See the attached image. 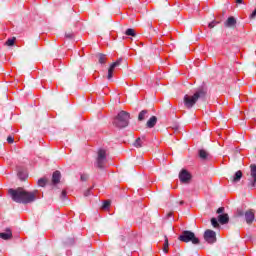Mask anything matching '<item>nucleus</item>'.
<instances>
[{"label":"nucleus","instance_id":"obj_1","mask_svg":"<svg viewBox=\"0 0 256 256\" xmlns=\"http://www.w3.org/2000/svg\"><path fill=\"white\" fill-rule=\"evenodd\" d=\"M8 193L15 203H22L23 205H27L29 203H33L37 200V193L39 191L34 190L33 192H29L24 188H17V189H9Z\"/></svg>","mask_w":256,"mask_h":256},{"label":"nucleus","instance_id":"obj_2","mask_svg":"<svg viewBox=\"0 0 256 256\" xmlns=\"http://www.w3.org/2000/svg\"><path fill=\"white\" fill-rule=\"evenodd\" d=\"M206 95H207V89H205L204 87L198 88L194 93V95L192 96L186 94L184 96V105L186 109H193L197 101H199V99H205Z\"/></svg>","mask_w":256,"mask_h":256},{"label":"nucleus","instance_id":"obj_3","mask_svg":"<svg viewBox=\"0 0 256 256\" xmlns=\"http://www.w3.org/2000/svg\"><path fill=\"white\" fill-rule=\"evenodd\" d=\"M129 119H131L129 112L120 111L114 118L113 125L117 127V129H125V127L129 126Z\"/></svg>","mask_w":256,"mask_h":256},{"label":"nucleus","instance_id":"obj_4","mask_svg":"<svg viewBox=\"0 0 256 256\" xmlns=\"http://www.w3.org/2000/svg\"><path fill=\"white\" fill-rule=\"evenodd\" d=\"M178 240L182 241L183 243H192V245H199V243H201L199 238L195 236V233L189 230H184L178 237Z\"/></svg>","mask_w":256,"mask_h":256},{"label":"nucleus","instance_id":"obj_5","mask_svg":"<svg viewBox=\"0 0 256 256\" xmlns=\"http://www.w3.org/2000/svg\"><path fill=\"white\" fill-rule=\"evenodd\" d=\"M105 163H107V151L105 149H99L96 158L98 169H105Z\"/></svg>","mask_w":256,"mask_h":256},{"label":"nucleus","instance_id":"obj_6","mask_svg":"<svg viewBox=\"0 0 256 256\" xmlns=\"http://www.w3.org/2000/svg\"><path fill=\"white\" fill-rule=\"evenodd\" d=\"M248 187L250 189H255L256 187V165H250V177L248 178Z\"/></svg>","mask_w":256,"mask_h":256},{"label":"nucleus","instance_id":"obj_7","mask_svg":"<svg viewBox=\"0 0 256 256\" xmlns=\"http://www.w3.org/2000/svg\"><path fill=\"white\" fill-rule=\"evenodd\" d=\"M204 240L209 245H213V243H217V233L211 229H208L204 232Z\"/></svg>","mask_w":256,"mask_h":256},{"label":"nucleus","instance_id":"obj_8","mask_svg":"<svg viewBox=\"0 0 256 256\" xmlns=\"http://www.w3.org/2000/svg\"><path fill=\"white\" fill-rule=\"evenodd\" d=\"M179 179L181 183H187L188 181H191V174L187 170H182L179 173Z\"/></svg>","mask_w":256,"mask_h":256},{"label":"nucleus","instance_id":"obj_9","mask_svg":"<svg viewBox=\"0 0 256 256\" xmlns=\"http://www.w3.org/2000/svg\"><path fill=\"white\" fill-rule=\"evenodd\" d=\"M245 220L248 225H251L255 221V212L253 210L246 211Z\"/></svg>","mask_w":256,"mask_h":256},{"label":"nucleus","instance_id":"obj_10","mask_svg":"<svg viewBox=\"0 0 256 256\" xmlns=\"http://www.w3.org/2000/svg\"><path fill=\"white\" fill-rule=\"evenodd\" d=\"M13 232L11 231V228H6V232L0 233V239H3L4 241H9V239H12Z\"/></svg>","mask_w":256,"mask_h":256},{"label":"nucleus","instance_id":"obj_11","mask_svg":"<svg viewBox=\"0 0 256 256\" xmlns=\"http://www.w3.org/2000/svg\"><path fill=\"white\" fill-rule=\"evenodd\" d=\"M61 182V172L56 170L52 174V185H58Z\"/></svg>","mask_w":256,"mask_h":256},{"label":"nucleus","instance_id":"obj_12","mask_svg":"<svg viewBox=\"0 0 256 256\" xmlns=\"http://www.w3.org/2000/svg\"><path fill=\"white\" fill-rule=\"evenodd\" d=\"M243 179V172L241 170H238L232 177H231V183H239Z\"/></svg>","mask_w":256,"mask_h":256},{"label":"nucleus","instance_id":"obj_13","mask_svg":"<svg viewBox=\"0 0 256 256\" xmlns=\"http://www.w3.org/2000/svg\"><path fill=\"white\" fill-rule=\"evenodd\" d=\"M198 157H200L202 161H207L209 157H211V154H209L205 149H200L198 151Z\"/></svg>","mask_w":256,"mask_h":256},{"label":"nucleus","instance_id":"obj_14","mask_svg":"<svg viewBox=\"0 0 256 256\" xmlns=\"http://www.w3.org/2000/svg\"><path fill=\"white\" fill-rule=\"evenodd\" d=\"M218 221L221 225H227V223H229V214H220Z\"/></svg>","mask_w":256,"mask_h":256},{"label":"nucleus","instance_id":"obj_15","mask_svg":"<svg viewBox=\"0 0 256 256\" xmlns=\"http://www.w3.org/2000/svg\"><path fill=\"white\" fill-rule=\"evenodd\" d=\"M225 27H235V25H237V20L235 19V17L230 16L226 22L224 23Z\"/></svg>","mask_w":256,"mask_h":256},{"label":"nucleus","instance_id":"obj_16","mask_svg":"<svg viewBox=\"0 0 256 256\" xmlns=\"http://www.w3.org/2000/svg\"><path fill=\"white\" fill-rule=\"evenodd\" d=\"M155 125H157V118H156V116H152L147 121L146 127H148V129H153V127H155Z\"/></svg>","mask_w":256,"mask_h":256},{"label":"nucleus","instance_id":"obj_17","mask_svg":"<svg viewBox=\"0 0 256 256\" xmlns=\"http://www.w3.org/2000/svg\"><path fill=\"white\" fill-rule=\"evenodd\" d=\"M97 58L100 65H105L107 63V55L99 53L97 54Z\"/></svg>","mask_w":256,"mask_h":256},{"label":"nucleus","instance_id":"obj_18","mask_svg":"<svg viewBox=\"0 0 256 256\" xmlns=\"http://www.w3.org/2000/svg\"><path fill=\"white\" fill-rule=\"evenodd\" d=\"M146 117H149V111L142 110L138 115V121H145Z\"/></svg>","mask_w":256,"mask_h":256},{"label":"nucleus","instance_id":"obj_19","mask_svg":"<svg viewBox=\"0 0 256 256\" xmlns=\"http://www.w3.org/2000/svg\"><path fill=\"white\" fill-rule=\"evenodd\" d=\"M163 252L164 253H169V238H167V236H165Z\"/></svg>","mask_w":256,"mask_h":256},{"label":"nucleus","instance_id":"obj_20","mask_svg":"<svg viewBox=\"0 0 256 256\" xmlns=\"http://www.w3.org/2000/svg\"><path fill=\"white\" fill-rule=\"evenodd\" d=\"M134 147L137 149L143 147V140L141 138H137L135 142L133 143Z\"/></svg>","mask_w":256,"mask_h":256},{"label":"nucleus","instance_id":"obj_21","mask_svg":"<svg viewBox=\"0 0 256 256\" xmlns=\"http://www.w3.org/2000/svg\"><path fill=\"white\" fill-rule=\"evenodd\" d=\"M113 71H115V67L111 64L108 69L107 79H113Z\"/></svg>","mask_w":256,"mask_h":256},{"label":"nucleus","instance_id":"obj_22","mask_svg":"<svg viewBox=\"0 0 256 256\" xmlns=\"http://www.w3.org/2000/svg\"><path fill=\"white\" fill-rule=\"evenodd\" d=\"M125 35L130 36V37H135L137 34L135 33V29L128 28L125 32Z\"/></svg>","mask_w":256,"mask_h":256},{"label":"nucleus","instance_id":"obj_23","mask_svg":"<svg viewBox=\"0 0 256 256\" xmlns=\"http://www.w3.org/2000/svg\"><path fill=\"white\" fill-rule=\"evenodd\" d=\"M15 41H16V38L13 37V38H9L6 42H5V45L7 47H13V45H15Z\"/></svg>","mask_w":256,"mask_h":256},{"label":"nucleus","instance_id":"obj_24","mask_svg":"<svg viewBox=\"0 0 256 256\" xmlns=\"http://www.w3.org/2000/svg\"><path fill=\"white\" fill-rule=\"evenodd\" d=\"M49 180L47 179V178H40L39 180H38V186L39 187H45V185H47V182H48Z\"/></svg>","mask_w":256,"mask_h":256},{"label":"nucleus","instance_id":"obj_25","mask_svg":"<svg viewBox=\"0 0 256 256\" xmlns=\"http://www.w3.org/2000/svg\"><path fill=\"white\" fill-rule=\"evenodd\" d=\"M18 177L20 179V181H25V179H27V175L25 174V172H18Z\"/></svg>","mask_w":256,"mask_h":256},{"label":"nucleus","instance_id":"obj_26","mask_svg":"<svg viewBox=\"0 0 256 256\" xmlns=\"http://www.w3.org/2000/svg\"><path fill=\"white\" fill-rule=\"evenodd\" d=\"M109 207H111V201L109 200L104 201L102 205V209H109Z\"/></svg>","mask_w":256,"mask_h":256},{"label":"nucleus","instance_id":"obj_27","mask_svg":"<svg viewBox=\"0 0 256 256\" xmlns=\"http://www.w3.org/2000/svg\"><path fill=\"white\" fill-rule=\"evenodd\" d=\"M211 224L213 227H215L217 229V227H219V222L217 221V218H212L211 219Z\"/></svg>","mask_w":256,"mask_h":256},{"label":"nucleus","instance_id":"obj_28","mask_svg":"<svg viewBox=\"0 0 256 256\" xmlns=\"http://www.w3.org/2000/svg\"><path fill=\"white\" fill-rule=\"evenodd\" d=\"M122 62H123V59L119 58L116 62L112 63L111 65H113L114 67H119V65H121Z\"/></svg>","mask_w":256,"mask_h":256},{"label":"nucleus","instance_id":"obj_29","mask_svg":"<svg viewBox=\"0 0 256 256\" xmlns=\"http://www.w3.org/2000/svg\"><path fill=\"white\" fill-rule=\"evenodd\" d=\"M65 37H66V39H73V37H75V35L73 34V32H68V33H65Z\"/></svg>","mask_w":256,"mask_h":256},{"label":"nucleus","instance_id":"obj_30","mask_svg":"<svg viewBox=\"0 0 256 256\" xmlns=\"http://www.w3.org/2000/svg\"><path fill=\"white\" fill-rule=\"evenodd\" d=\"M60 198L62 199V201H64V199H67V191L66 190L62 191Z\"/></svg>","mask_w":256,"mask_h":256},{"label":"nucleus","instance_id":"obj_31","mask_svg":"<svg viewBox=\"0 0 256 256\" xmlns=\"http://www.w3.org/2000/svg\"><path fill=\"white\" fill-rule=\"evenodd\" d=\"M87 179H89V175L87 174H82L80 177V181H87Z\"/></svg>","mask_w":256,"mask_h":256},{"label":"nucleus","instance_id":"obj_32","mask_svg":"<svg viewBox=\"0 0 256 256\" xmlns=\"http://www.w3.org/2000/svg\"><path fill=\"white\" fill-rule=\"evenodd\" d=\"M7 142L10 143V144L14 143L15 142V138H13V136H8L7 137Z\"/></svg>","mask_w":256,"mask_h":256},{"label":"nucleus","instance_id":"obj_33","mask_svg":"<svg viewBox=\"0 0 256 256\" xmlns=\"http://www.w3.org/2000/svg\"><path fill=\"white\" fill-rule=\"evenodd\" d=\"M93 188H90V189H88V190H86L85 192H84V197H89L90 195H91V190H92Z\"/></svg>","mask_w":256,"mask_h":256},{"label":"nucleus","instance_id":"obj_34","mask_svg":"<svg viewBox=\"0 0 256 256\" xmlns=\"http://www.w3.org/2000/svg\"><path fill=\"white\" fill-rule=\"evenodd\" d=\"M225 208L224 207H220L217 209L216 213H218V215H221V213H224Z\"/></svg>","mask_w":256,"mask_h":256},{"label":"nucleus","instance_id":"obj_35","mask_svg":"<svg viewBox=\"0 0 256 256\" xmlns=\"http://www.w3.org/2000/svg\"><path fill=\"white\" fill-rule=\"evenodd\" d=\"M215 25H217V22L212 21V22H210V23L208 24V27H209L210 29H213V27H215Z\"/></svg>","mask_w":256,"mask_h":256},{"label":"nucleus","instance_id":"obj_36","mask_svg":"<svg viewBox=\"0 0 256 256\" xmlns=\"http://www.w3.org/2000/svg\"><path fill=\"white\" fill-rule=\"evenodd\" d=\"M251 19H254V17H256V8H255V10L252 12V14H251Z\"/></svg>","mask_w":256,"mask_h":256},{"label":"nucleus","instance_id":"obj_37","mask_svg":"<svg viewBox=\"0 0 256 256\" xmlns=\"http://www.w3.org/2000/svg\"><path fill=\"white\" fill-rule=\"evenodd\" d=\"M236 3H238L239 5L243 4V0H236Z\"/></svg>","mask_w":256,"mask_h":256},{"label":"nucleus","instance_id":"obj_38","mask_svg":"<svg viewBox=\"0 0 256 256\" xmlns=\"http://www.w3.org/2000/svg\"><path fill=\"white\" fill-rule=\"evenodd\" d=\"M180 205H185V201H180Z\"/></svg>","mask_w":256,"mask_h":256},{"label":"nucleus","instance_id":"obj_39","mask_svg":"<svg viewBox=\"0 0 256 256\" xmlns=\"http://www.w3.org/2000/svg\"><path fill=\"white\" fill-rule=\"evenodd\" d=\"M142 139H143V141H145V136H144V137H142Z\"/></svg>","mask_w":256,"mask_h":256},{"label":"nucleus","instance_id":"obj_40","mask_svg":"<svg viewBox=\"0 0 256 256\" xmlns=\"http://www.w3.org/2000/svg\"><path fill=\"white\" fill-rule=\"evenodd\" d=\"M168 215H169V217H171V215H172V214H171V213H169Z\"/></svg>","mask_w":256,"mask_h":256}]
</instances>
